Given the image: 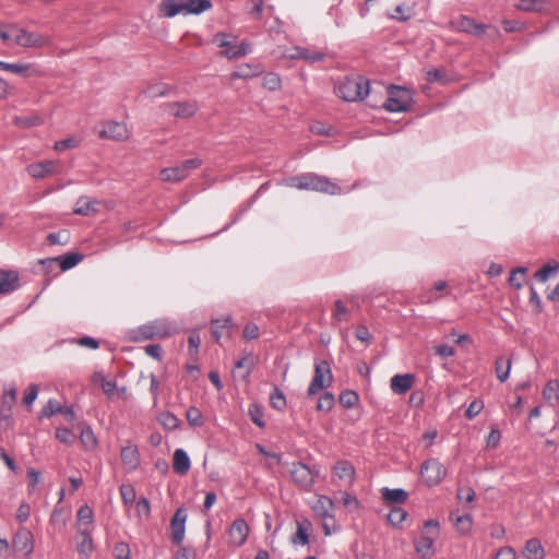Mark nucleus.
Returning a JSON list of instances; mask_svg holds the SVG:
<instances>
[{
  "mask_svg": "<svg viewBox=\"0 0 559 559\" xmlns=\"http://www.w3.org/2000/svg\"><path fill=\"white\" fill-rule=\"evenodd\" d=\"M335 93L346 102L361 100L369 94V81L359 75L346 78L335 87Z\"/></svg>",
  "mask_w": 559,
  "mask_h": 559,
  "instance_id": "nucleus-2",
  "label": "nucleus"
},
{
  "mask_svg": "<svg viewBox=\"0 0 559 559\" xmlns=\"http://www.w3.org/2000/svg\"><path fill=\"white\" fill-rule=\"evenodd\" d=\"M187 0H163L160 8L165 16L173 17L185 12Z\"/></svg>",
  "mask_w": 559,
  "mask_h": 559,
  "instance_id": "nucleus-31",
  "label": "nucleus"
},
{
  "mask_svg": "<svg viewBox=\"0 0 559 559\" xmlns=\"http://www.w3.org/2000/svg\"><path fill=\"white\" fill-rule=\"evenodd\" d=\"M257 359L253 355H246L241 357L237 362L235 364L236 369H245V373L241 376L242 379H247L250 373L252 372L254 366H255Z\"/></svg>",
  "mask_w": 559,
  "mask_h": 559,
  "instance_id": "nucleus-40",
  "label": "nucleus"
},
{
  "mask_svg": "<svg viewBox=\"0 0 559 559\" xmlns=\"http://www.w3.org/2000/svg\"><path fill=\"white\" fill-rule=\"evenodd\" d=\"M69 236L66 230L59 233H51L47 236V241L49 245H66L68 242Z\"/></svg>",
  "mask_w": 559,
  "mask_h": 559,
  "instance_id": "nucleus-63",
  "label": "nucleus"
},
{
  "mask_svg": "<svg viewBox=\"0 0 559 559\" xmlns=\"http://www.w3.org/2000/svg\"><path fill=\"white\" fill-rule=\"evenodd\" d=\"M81 260H82V255H80L78 253H68L64 257L48 258V259L41 260L40 263L45 267L60 263L61 270L67 271V270H70L71 267L75 266Z\"/></svg>",
  "mask_w": 559,
  "mask_h": 559,
  "instance_id": "nucleus-21",
  "label": "nucleus"
},
{
  "mask_svg": "<svg viewBox=\"0 0 559 559\" xmlns=\"http://www.w3.org/2000/svg\"><path fill=\"white\" fill-rule=\"evenodd\" d=\"M93 524V511L88 506H82L78 511V531L91 530Z\"/></svg>",
  "mask_w": 559,
  "mask_h": 559,
  "instance_id": "nucleus-33",
  "label": "nucleus"
},
{
  "mask_svg": "<svg viewBox=\"0 0 559 559\" xmlns=\"http://www.w3.org/2000/svg\"><path fill=\"white\" fill-rule=\"evenodd\" d=\"M415 378L411 373L395 374L391 378L390 386L395 394H404L412 389Z\"/></svg>",
  "mask_w": 559,
  "mask_h": 559,
  "instance_id": "nucleus-24",
  "label": "nucleus"
},
{
  "mask_svg": "<svg viewBox=\"0 0 559 559\" xmlns=\"http://www.w3.org/2000/svg\"><path fill=\"white\" fill-rule=\"evenodd\" d=\"M249 416L257 426L264 427L263 411L259 405L251 404L249 406Z\"/></svg>",
  "mask_w": 559,
  "mask_h": 559,
  "instance_id": "nucleus-57",
  "label": "nucleus"
},
{
  "mask_svg": "<svg viewBox=\"0 0 559 559\" xmlns=\"http://www.w3.org/2000/svg\"><path fill=\"white\" fill-rule=\"evenodd\" d=\"M451 519L454 523V526L456 527V530L459 532H461L463 534L469 532V530L472 527V518L468 514H466V515L452 514Z\"/></svg>",
  "mask_w": 559,
  "mask_h": 559,
  "instance_id": "nucleus-46",
  "label": "nucleus"
},
{
  "mask_svg": "<svg viewBox=\"0 0 559 559\" xmlns=\"http://www.w3.org/2000/svg\"><path fill=\"white\" fill-rule=\"evenodd\" d=\"M14 43L23 48H41L51 45V38L40 33L16 27Z\"/></svg>",
  "mask_w": 559,
  "mask_h": 559,
  "instance_id": "nucleus-7",
  "label": "nucleus"
},
{
  "mask_svg": "<svg viewBox=\"0 0 559 559\" xmlns=\"http://www.w3.org/2000/svg\"><path fill=\"white\" fill-rule=\"evenodd\" d=\"M262 72H263V70H262L261 66H259V64H254V66L242 64V66H239L238 69L230 74V78L233 80L234 79L248 80V79H252V78L260 75Z\"/></svg>",
  "mask_w": 559,
  "mask_h": 559,
  "instance_id": "nucleus-29",
  "label": "nucleus"
},
{
  "mask_svg": "<svg viewBox=\"0 0 559 559\" xmlns=\"http://www.w3.org/2000/svg\"><path fill=\"white\" fill-rule=\"evenodd\" d=\"M411 100L412 96L408 90L392 85L388 88V99L384 107L391 112H402L407 110Z\"/></svg>",
  "mask_w": 559,
  "mask_h": 559,
  "instance_id": "nucleus-5",
  "label": "nucleus"
},
{
  "mask_svg": "<svg viewBox=\"0 0 559 559\" xmlns=\"http://www.w3.org/2000/svg\"><path fill=\"white\" fill-rule=\"evenodd\" d=\"M558 271L559 263L554 261L552 264H547L537 271L535 273V278L539 282H546L549 277L556 275Z\"/></svg>",
  "mask_w": 559,
  "mask_h": 559,
  "instance_id": "nucleus-43",
  "label": "nucleus"
},
{
  "mask_svg": "<svg viewBox=\"0 0 559 559\" xmlns=\"http://www.w3.org/2000/svg\"><path fill=\"white\" fill-rule=\"evenodd\" d=\"M16 402V390L14 388H10L4 391L2 396V403L0 406V416L3 418H8L10 416V412L12 406Z\"/></svg>",
  "mask_w": 559,
  "mask_h": 559,
  "instance_id": "nucleus-32",
  "label": "nucleus"
},
{
  "mask_svg": "<svg viewBox=\"0 0 559 559\" xmlns=\"http://www.w3.org/2000/svg\"><path fill=\"white\" fill-rule=\"evenodd\" d=\"M57 163L53 160H45L40 163H34L27 166L26 170L34 179H41L48 175L56 173Z\"/></svg>",
  "mask_w": 559,
  "mask_h": 559,
  "instance_id": "nucleus-20",
  "label": "nucleus"
},
{
  "mask_svg": "<svg viewBox=\"0 0 559 559\" xmlns=\"http://www.w3.org/2000/svg\"><path fill=\"white\" fill-rule=\"evenodd\" d=\"M340 402L345 407H353L358 402V395L354 391H345L341 393Z\"/></svg>",
  "mask_w": 559,
  "mask_h": 559,
  "instance_id": "nucleus-62",
  "label": "nucleus"
},
{
  "mask_svg": "<svg viewBox=\"0 0 559 559\" xmlns=\"http://www.w3.org/2000/svg\"><path fill=\"white\" fill-rule=\"evenodd\" d=\"M102 129L98 132L100 139L122 142L129 140L131 131L124 122L104 121L100 123Z\"/></svg>",
  "mask_w": 559,
  "mask_h": 559,
  "instance_id": "nucleus-8",
  "label": "nucleus"
},
{
  "mask_svg": "<svg viewBox=\"0 0 559 559\" xmlns=\"http://www.w3.org/2000/svg\"><path fill=\"white\" fill-rule=\"evenodd\" d=\"M545 0H520L515 7L523 12L543 13L546 10Z\"/></svg>",
  "mask_w": 559,
  "mask_h": 559,
  "instance_id": "nucleus-34",
  "label": "nucleus"
},
{
  "mask_svg": "<svg viewBox=\"0 0 559 559\" xmlns=\"http://www.w3.org/2000/svg\"><path fill=\"white\" fill-rule=\"evenodd\" d=\"M263 85L270 91H276L281 87V79L275 73H269L263 78Z\"/></svg>",
  "mask_w": 559,
  "mask_h": 559,
  "instance_id": "nucleus-61",
  "label": "nucleus"
},
{
  "mask_svg": "<svg viewBox=\"0 0 559 559\" xmlns=\"http://www.w3.org/2000/svg\"><path fill=\"white\" fill-rule=\"evenodd\" d=\"M349 316V310L345 306V304L342 300H336L334 302V310L332 312V319L334 322H342L347 321Z\"/></svg>",
  "mask_w": 559,
  "mask_h": 559,
  "instance_id": "nucleus-45",
  "label": "nucleus"
},
{
  "mask_svg": "<svg viewBox=\"0 0 559 559\" xmlns=\"http://www.w3.org/2000/svg\"><path fill=\"white\" fill-rule=\"evenodd\" d=\"M56 438L64 444H72L75 440V436L68 428H58L56 430Z\"/></svg>",
  "mask_w": 559,
  "mask_h": 559,
  "instance_id": "nucleus-60",
  "label": "nucleus"
},
{
  "mask_svg": "<svg viewBox=\"0 0 559 559\" xmlns=\"http://www.w3.org/2000/svg\"><path fill=\"white\" fill-rule=\"evenodd\" d=\"M187 514L182 509H178L171 519L173 540L180 544L185 537V523Z\"/></svg>",
  "mask_w": 559,
  "mask_h": 559,
  "instance_id": "nucleus-23",
  "label": "nucleus"
},
{
  "mask_svg": "<svg viewBox=\"0 0 559 559\" xmlns=\"http://www.w3.org/2000/svg\"><path fill=\"white\" fill-rule=\"evenodd\" d=\"M187 420L191 426L200 427L203 425V417L197 407H189L187 409Z\"/></svg>",
  "mask_w": 559,
  "mask_h": 559,
  "instance_id": "nucleus-54",
  "label": "nucleus"
},
{
  "mask_svg": "<svg viewBox=\"0 0 559 559\" xmlns=\"http://www.w3.org/2000/svg\"><path fill=\"white\" fill-rule=\"evenodd\" d=\"M455 26L457 31L472 34L477 37L483 36L486 28L488 27L487 25L477 23L474 19L467 16H461L455 22Z\"/></svg>",
  "mask_w": 559,
  "mask_h": 559,
  "instance_id": "nucleus-17",
  "label": "nucleus"
},
{
  "mask_svg": "<svg viewBox=\"0 0 559 559\" xmlns=\"http://www.w3.org/2000/svg\"><path fill=\"white\" fill-rule=\"evenodd\" d=\"M333 500L326 496L320 495L318 496L316 502L312 506V510L317 515L322 518V520L330 519L332 520V511H333Z\"/></svg>",
  "mask_w": 559,
  "mask_h": 559,
  "instance_id": "nucleus-25",
  "label": "nucleus"
},
{
  "mask_svg": "<svg viewBox=\"0 0 559 559\" xmlns=\"http://www.w3.org/2000/svg\"><path fill=\"white\" fill-rule=\"evenodd\" d=\"M169 90H170V87L168 85L158 83V84L150 85L147 88H145L142 92V94L148 98H156V97L167 95Z\"/></svg>",
  "mask_w": 559,
  "mask_h": 559,
  "instance_id": "nucleus-41",
  "label": "nucleus"
},
{
  "mask_svg": "<svg viewBox=\"0 0 559 559\" xmlns=\"http://www.w3.org/2000/svg\"><path fill=\"white\" fill-rule=\"evenodd\" d=\"M523 556L525 559H544L545 550L537 538H531L526 542Z\"/></svg>",
  "mask_w": 559,
  "mask_h": 559,
  "instance_id": "nucleus-27",
  "label": "nucleus"
},
{
  "mask_svg": "<svg viewBox=\"0 0 559 559\" xmlns=\"http://www.w3.org/2000/svg\"><path fill=\"white\" fill-rule=\"evenodd\" d=\"M120 495L126 506H130L135 500V490L131 485H121Z\"/></svg>",
  "mask_w": 559,
  "mask_h": 559,
  "instance_id": "nucleus-56",
  "label": "nucleus"
},
{
  "mask_svg": "<svg viewBox=\"0 0 559 559\" xmlns=\"http://www.w3.org/2000/svg\"><path fill=\"white\" fill-rule=\"evenodd\" d=\"M141 379L147 378L150 380V393L152 395L153 405L156 406L158 404V395H159V381L154 373H150L145 377L144 373H141Z\"/></svg>",
  "mask_w": 559,
  "mask_h": 559,
  "instance_id": "nucleus-47",
  "label": "nucleus"
},
{
  "mask_svg": "<svg viewBox=\"0 0 559 559\" xmlns=\"http://www.w3.org/2000/svg\"><path fill=\"white\" fill-rule=\"evenodd\" d=\"M289 186L299 190H312L328 194H338L341 187L332 182L329 178L319 176L314 173H307L289 179Z\"/></svg>",
  "mask_w": 559,
  "mask_h": 559,
  "instance_id": "nucleus-1",
  "label": "nucleus"
},
{
  "mask_svg": "<svg viewBox=\"0 0 559 559\" xmlns=\"http://www.w3.org/2000/svg\"><path fill=\"white\" fill-rule=\"evenodd\" d=\"M249 534V526L243 519H236L228 531L229 544L239 547L245 544Z\"/></svg>",
  "mask_w": 559,
  "mask_h": 559,
  "instance_id": "nucleus-13",
  "label": "nucleus"
},
{
  "mask_svg": "<svg viewBox=\"0 0 559 559\" xmlns=\"http://www.w3.org/2000/svg\"><path fill=\"white\" fill-rule=\"evenodd\" d=\"M544 399L552 405L559 403L558 383L556 381H549L543 390Z\"/></svg>",
  "mask_w": 559,
  "mask_h": 559,
  "instance_id": "nucleus-44",
  "label": "nucleus"
},
{
  "mask_svg": "<svg viewBox=\"0 0 559 559\" xmlns=\"http://www.w3.org/2000/svg\"><path fill=\"white\" fill-rule=\"evenodd\" d=\"M61 412H63V407L60 405V403L55 400H50L43 407L40 417H51L52 415H56Z\"/></svg>",
  "mask_w": 559,
  "mask_h": 559,
  "instance_id": "nucleus-51",
  "label": "nucleus"
},
{
  "mask_svg": "<svg viewBox=\"0 0 559 559\" xmlns=\"http://www.w3.org/2000/svg\"><path fill=\"white\" fill-rule=\"evenodd\" d=\"M381 497L388 503H404L407 500L408 493L401 488L390 489L383 487L381 489Z\"/></svg>",
  "mask_w": 559,
  "mask_h": 559,
  "instance_id": "nucleus-30",
  "label": "nucleus"
},
{
  "mask_svg": "<svg viewBox=\"0 0 559 559\" xmlns=\"http://www.w3.org/2000/svg\"><path fill=\"white\" fill-rule=\"evenodd\" d=\"M13 548L26 555L33 551V535L27 528H20L13 538Z\"/></svg>",
  "mask_w": 559,
  "mask_h": 559,
  "instance_id": "nucleus-16",
  "label": "nucleus"
},
{
  "mask_svg": "<svg viewBox=\"0 0 559 559\" xmlns=\"http://www.w3.org/2000/svg\"><path fill=\"white\" fill-rule=\"evenodd\" d=\"M286 57L290 59H304L309 63H314L322 61L324 53L305 47H294L286 53Z\"/></svg>",
  "mask_w": 559,
  "mask_h": 559,
  "instance_id": "nucleus-19",
  "label": "nucleus"
},
{
  "mask_svg": "<svg viewBox=\"0 0 559 559\" xmlns=\"http://www.w3.org/2000/svg\"><path fill=\"white\" fill-rule=\"evenodd\" d=\"M80 439H81V442L83 443V445L90 450L94 449L97 444L95 435L90 427L82 429Z\"/></svg>",
  "mask_w": 559,
  "mask_h": 559,
  "instance_id": "nucleus-50",
  "label": "nucleus"
},
{
  "mask_svg": "<svg viewBox=\"0 0 559 559\" xmlns=\"http://www.w3.org/2000/svg\"><path fill=\"white\" fill-rule=\"evenodd\" d=\"M80 534V540L76 545V549L80 556L88 558L93 551V540L91 536V530L78 531Z\"/></svg>",
  "mask_w": 559,
  "mask_h": 559,
  "instance_id": "nucleus-28",
  "label": "nucleus"
},
{
  "mask_svg": "<svg viewBox=\"0 0 559 559\" xmlns=\"http://www.w3.org/2000/svg\"><path fill=\"white\" fill-rule=\"evenodd\" d=\"M158 421L163 425V427H165L168 430H174L179 425L178 418L169 412L162 413L158 416Z\"/></svg>",
  "mask_w": 559,
  "mask_h": 559,
  "instance_id": "nucleus-49",
  "label": "nucleus"
},
{
  "mask_svg": "<svg viewBox=\"0 0 559 559\" xmlns=\"http://www.w3.org/2000/svg\"><path fill=\"white\" fill-rule=\"evenodd\" d=\"M100 202L87 195L78 199L73 213L81 216H94L99 211Z\"/></svg>",
  "mask_w": 559,
  "mask_h": 559,
  "instance_id": "nucleus-15",
  "label": "nucleus"
},
{
  "mask_svg": "<svg viewBox=\"0 0 559 559\" xmlns=\"http://www.w3.org/2000/svg\"><path fill=\"white\" fill-rule=\"evenodd\" d=\"M174 328L165 322L155 321L145 324L139 329V333L144 340L151 338H164L168 337L174 333Z\"/></svg>",
  "mask_w": 559,
  "mask_h": 559,
  "instance_id": "nucleus-11",
  "label": "nucleus"
},
{
  "mask_svg": "<svg viewBox=\"0 0 559 559\" xmlns=\"http://www.w3.org/2000/svg\"><path fill=\"white\" fill-rule=\"evenodd\" d=\"M293 483L301 490L311 491L320 469L313 465L308 466L301 462H295L289 469Z\"/></svg>",
  "mask_w": 559,
  "mask_h": 559,
  "instance_id": "nucleus-3",
  "label": "nucleus"
},
{
  "mask_svg": "<svg viewBox=\"0 0 559 559\" xmlns=\"http://www.w3.org/2000/svg\"><path fill=\"white\" fill-rule=\"evenodd\" d=\"M211 326H212V335L215 338V341L218 342L223 335L222 330L223 329L228 330L231 326V320L229 317H226L222 320L216 319V320L212 321Z\"/></svg>",
  "mask_w": 559,
  "mask_h": 559,
  "instance_id": "nucleus-42",
  "label": "nucleus"
},
{
  "mask_svg": "<svg viewBox=\"0 0 559 559\" xmlns=\"http://www.w3.org/2000/svg\"><path fill=\"white\" fill-rule=\"evenodd\" d=\"M202 165L199 158H191L182 162L174 167L163 168L159 173V179L164 182H179L186 179L191 171L198 169Z\"/></svg>",
  "mask_w": 559,
  "mask_h": 559,
  "instance_id": "nucleus-4",
  "label": "nucleus"
},
{
  "mask_svg": "<svg viewBox=\"0 0 559 559\" xmlns=\"http://www.w3.org/2000/svg\"><path fill=\"white\" fill-rule=\"evenodd\" d=\"M20 286L19 274L15 271L0 270V294L7 295Z\"/></svg>",
  "mask_w": 559,
  "mask_h": 559,
  "instance_id": "nucleus-18",
  "label": "nucleus"
},
{
  "mask_svg": "<svg viewBox=\"0 0 559 559\" xmlns=\"http://www.w3.org/2000/svg\"><path fill=\"white\" fill-rule=\"evenodd\" d=\"M16 26L14 25H0V39L3 43L13 41L15 37Z\"/></svg>",
  "mask_w": 559,
  "mask_h": 559,
  "instance_id": "nucleus-58",
  "label": "nucleus"
},
{
  "mask_svg": "<svg viewBox=\"0 0 559 559\" xmlns=\"http://www.w3.org/2000/svg\"><path fill=\"white\" fill-rule=\"evenodd\" d=\"M495 559H516V552L512 547L506 546L498 550Z\"/></svg>",
  "mask_w": 559,
  "mask_h": 559,
  "instance_id": "nucleus-64",
  "label": "nucleus"
},
{
  "mask_svg": "<svg viewBox=\"0 0 559 559\" xmlns=\"http://www.w3.org/2000/svg\"><path fill=\"white\" fill-rule=\"evenodd\" d=\"M190 459L182 449H177L174 453V471L179 475H186L190 469Z\"/></svg>",
  "mask_w": 559,
  "mask_h": 559,
  "instance_id": "nucleus-26",
  "label": "nucleus"
},
{
  "mask_svg": "<svg viewBox=\"0 0 559 559\" xmlns=\"http://www.w3.org/2000/svg\"><path fill=\"white\" fill-rule=\"evenodd\" d=\"M407 518V512L400 507H394L388 514V521L393 525L397 526L403 523Z\"/></svg>",
  "mask_w": 559,
  "mask_h": 559,
  "instance_id": "nucleus-48",
  "label": "nucleus"
},
{
  "mask_svg": "<svg viewBox=\"0 0 559 559\" xmlns=\"http://www.w3.org/2000/svg\"><path fill=\"white\" fill-rule=\"evenodd\" d=\"M212 7L210 0H187L182 14H200Z\"/></svg>",
  "mask_w": 559,
  "mask_h": 559,
  "instance_id": "nucleus-36",
  "label": "nucleus"
},
{
  "mask_svg": "<svg viewBox=\"0 0 559 559\" xmlns=\"http://www.w3.org/2000/svg\"><path fill=\"white\" fill-rule=\"evenodd\" d=\"M270 401L271 405L278 411L283 409L286 405L285 396L283 392L277 388H275L274 391L271 393Z\"/></svg>",
  "mask_w": 559,
  "mask_h": 559,
  "instance_id": "nucleus-55",
  "label": "nucleus"
},
{
  "mask_svg": "<svg viewBox=\"0 0 559 559\" xmlns=\"http://www.w3.org/2000/svg\"><path fill=\"white\" fill-rule=\"evenodd\" d=\"M14 124L21 128H29L41 123L39 117H15Z\"/></svg>",
  "mask_w": 559,
  "mask_h": 559,
  "instance_id": "nucleus-59",
  "label": "nucleus"
},
{
  "mask_svg": "<svg viewBox=\"0 0 559 559\" xmlns=\"http://www.w3.org/2000/svg\"><path fill=\"white\" fill-rule=\"evenodd\" d=\"M213 41L218 46L224 48L221 51V56L226 57L228 59L243 57L248 52V45L242 43L240 45H234L227 39V35L223 33H218L214 36Z\"/></svg>",
  "mask_w": 559,
  "mask_h": 559,
  "instance_id": "nucleus-10",
  "label": "nucleus"
},
{
  "mask_svg": "<svg viewBox=\"0 0 559 559\" xmlns=\"http://www.w3.org/2000/svg\"><path fill=\"white\" fill-rule=\"evenodd\" d=\"M3 71H8L22 76H29L35 74L36 71L34 67L29 63H3Z\"/></svg>",
  "mask_w": 559,
  "mask_h": 559,
  "instance_id": "nucleus-37",
  "label": "nucleus"
},
{
  "mask_svg": "<svg viewBox=\"0 0 559 559\" xmlns=\"http://www.w3.org/2000/svg\"><path fill=\"white\" fill-rule=\"evenodd\" d=\"M121 461L128 472L136 469L140 464L139 450L135 445L128 444L121 449Z\"/></svg>",
  "mask_w": 559,
  "mask_h": 559,
  "instance_id": "nucleus-22",
  "label": "nucleus"
},
{
  "mask_svg": "<svg viewBox=\"0 0 559 559\" xmlns=\"http://www.w3.org/2000/svg\"><path fill=\"white\" fill-rule=\"evenodd\" d=\"M445 474V467L436 459L427 460L420 468V475L428 486L438 485Z\"/></svg>",
  "mask_w": 559,
  "mask_h": 559,
  "instance_id": "nucleus-9",
  "label": "nucleus"
},
{
  "mask_svg": "<svg viewBox=\"0 0 559 559\" xmlns=\"http://www.w3.org/2000/svg\"><path fill=\"white\" fill-rule=\"evenodd\" d=\"M334 405V396L333 394L325 392L323 393L318 401L317 409L322 412H329L332 409Z\"/></svg>",
  "mask_w": 559,
  "mask_h": 559,
  "instance_id": "nucleus-52",
  "label": "nucleus"
},
{
  "mask_svg": "<svg viewBox=\"0 0 559 559\" xmlns=\"http://www.w3.org/2000/svg\"><path fill=\"white\" fill-rule=\"evenodd\" d=\"M333 380L332 371L326 360H319L314 364V376L308 388V395H314L322 389L331 385Z\"/></svg>",
  "mask_w": 559,
  "mask_h": 559,
  "instance_id": "nucleus-6",
  "label": "nucleus"
},
{
  "mask_svg": "<svg viewBox=\"0 0 559 559\" xmlns=\"http://www.w3.org/2000/svg\"><path fill=\"white\" fill-rule=\"evenodd\" d=\"M448 289V283L445 281H439L437 282L432 289L427 292L421 297V302H432L435 300H438L442 297V293Z\"/></svg>",
  "mask_w": 559,
  "mask_h": 559,
  "instance_id": "nucleus-39",
  "label": "nucleus"
},
{
  "mask_svg": "<svg viewBox=\"0 0 559 559\" xmlns=\"http://www.w3.org/2000/svg\"><path fill=\"white\" fill-rule=\"evenodd\" d=\"M433 542V536H421L415 542V549L417 554L423 558H429L432 555Z\"/></svg>",
  "mask_w": 559,
  "mask_h": 559,
  "instance_id": "nucleus-38",
  "label": "nucleus"
},
{
  "mask_svg": "<svg viewBox=\"0 0 559 559\" xmlns=\"http://www.w3.org/2000/svg\"><path fill=\"white\" fill-rule=\"evenodd\" d=\"M333 476L336 477L342 486H352L355 480V467L354 465L345 460L337 461L333 468Z\"/></svg>",
  "mask_w": 559,
  "mask_h": 559,
  "instance_id": "nucleus-12",
  "label": "nucleus"
},
{
  "mask_svg": "<svg viewBox=\"0 0 559 559\" xmlns=\"http://www.w3.org/2000/svg\"><path fill=\"white\" fill-rule=\"evenodd\" d=\"M166 110L176 118H190L197 112L198 105L193 102H175L167 104Z\"/></svg>",
  "mask_w": 559,
  "mask_h": 559,
  "instance_id": "nucleus-14",
  "label": "nucleus"
},
{
  "mask_svg": "<svg viewBox=\"0 0 559 559\" xmlns=\"http://www.w3.org/2000/svg\"><path fill=\"white\" fill-rule=\"evenodd\" d=\"M510 370H511V359L510 358H506L502 356L497 358V360L495 362V371H496L497 379L500 382H506L508 380Z\"/></svg>",
  "mask_w": 559,
  "mask_h": 559,
  "instance_id": "nucleus-35",
  "label": "nucleus"
},
{
  "mask_svg": "<svg viewBox=\"0 0 559 559\" xmlns=\"http://www.w3.org/2000/svg\"><path fill=\"white\" fill-rule=\"evenodd\" d=\"M295 545H306L309 542L308 527L302 524H298V528L292 538Z\"/></svg>",
  "mask_w": 559,
  "mask_h": 559,
  "instance_id": "nucleus-53",
  "label": "nucleus"
}]
</instances>
